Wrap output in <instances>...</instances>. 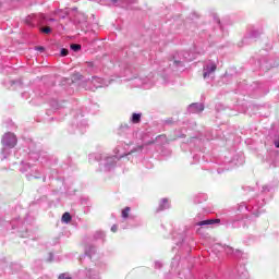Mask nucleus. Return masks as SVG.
<instances>
[{
	"instance_id": "obj_1",
	"label": "nucleus",
	"mask_w": 279,
	"mask_h": 279,
	"mask_svg": "<svg viewBox=\"0 0 279 279\" xmlns=\"http://www.w3.org/2000/svg\"><path fill=\"white\" fill-rule=\"evenodd\" d=\"M158 141H167V136L159 135L153 141H148L142 146H137L136 148H133L130 150V144H125L123 142H120L118 146L114 148V156L118 160H121V158H125V156H130V154H134L136 151H143L144 147H147V145H154V143H158Z\"/></svg>"
},
{
	"instance_id": "obj_2",
	"label": "nucleus",
	"mask_w": 279,
	"mask_h": 279,
	"mask_svg": "<svg viewBox=\"0 0 279 279\" xmlns=\"http://www.w3.org/2000/svg\"><path fill=\"white\" fill-rule=\"evenodd\" d=\"M263 206H265V199H253L248 202V205L245 202H242L238 205V213H252L254 217H259L262 213H264V210L260 209Z\"/></svg>"
},
{
	"instance_id": "obj_3",
	"label": "nucleus",
	"mask_w": 279,
	"mask_h": 279,
	"mask_svg": "<svg viewBox=\"0 0 279 279\" xmlns=\"http://www.w3.org/2000/svg\"><path fill=\"white\" fill-rule=\"evenodd\" d=\"M97 162H100L101 171H112L117 167L118 158L116 156H108L107 154L96 153L90 155Z\"/></svg>"
},
{
	"instance_id": "obj_4",
	"label": "nucleus",
	"mask_w": 279,
	"mask_h": 279,
	"mask_svg": "<svg viewBox=\"0 0 279 279\" xmlns=\"http://www.w3.org/2000/svg\"><path fill=\"white\" fill-rule=\"evenodd\" d=\"M1 143L3 145L1 154H2V160H5L8 158V155L11 154V149H14L16 147V143H19V140L16 138V135L14 133H5L2 136Z\"/></svg>"
},
{
	"instance_id": "obj_5",
	"label": "nucleus",
	"mask_w": 279,
	"mask_h": 279,
	"mask_svg": "<svg viewBox=\"0 0 279 279\" xmlns=\"http://www.w3.org/2000/svg\"><path fill=\"white\" fill-rule=\"evenodd\" d=\"M195 60V53L186 50L175 52L172 57V69H184V62H192Z\"/></svg>"
},
{
	"instance_id": "obj_6",
	"label": "nucleus",
	"mask_w": 279,
	"mask_h": 279,
	"mask_svg": "<svg viewBox=\"0 0 279 279\" xmlns=\"http://www.w3.org/2000/svg\"><path fill=\"white\" fill-rule=\"evenodd\" d=\"M129 81L134 82V86L136 87H143L146 89L151 88L156 84V81L154 80V74L149 73L148 75H145V73L141 72L138 76H133L131 78H128Z\"/></svg>"
},
{
	"instance_id": "obj_7",
	"label": "nucleus",
	"mask_w": 279,
	"mask_h": 279,
	"mask_svg": "<svg viewBox=\"0 0 279 279\" xmlns=\"http://www.w3.org/2000/svg\"><path fill=\"white\" fill-rule=\"evenodd\" d=\"M45 21H47V16L45 14H32L25 17L24 23L28 25V27H36V25H45Z\"/></svg>"
},
{
	"instance_id": "obj_8",
	"label": "nucleus",
	"mask_w": 279,
	"mask_h": 279,
	"mask_svg": "<svg viewBox=\"0 0 279 279\" xmlns=\"http://www.w3.org/2000/svg\"><path fill=\"white\" fill-rule=\"evenodd\" d=\"M73 128H75V130H73ZM86 128H88V123H86V120H84V116H81V118H76L72 124V130H70V132L72 134H75L77 132H80V134H84V132H86Z\"/></svg>"
},
{
	"instance_id": "obj_9",
	"label": "nucleus",
	"mask_w": 279,
	"mask_h": 279,
	"mask_svg": "<svg viewBox=\"0 0 279 279\" xmlns=\"http://www.w3.org/2000/svg\"><path fill=\"white\" fill-rule=\"evenodd\" d=\"M78 275L81 278H84V279H101V277H99V272L93 269L80 270Z\"/></svg>"
},
{
	"instance_id": "obj_10",
	"label": "nucleus",
	"mask_w": 279,
	"mask_h": 279,
	"mask_svg": "<svg viewBox=\"0 0 279 279\" xmlns=\"http://www.w3.org/2000/svg\"><path fill=\"white\" fill-rule=\"evenodd\" d=\"M92 84L95 88H106V86H110V81H107L101 77L93 76Z\"/></svg>"
},
{
	"instance_id": "obj_11",
	"label": "nucleus",
	"mask_w": 279,
	"mask_h": 279,
	"mask_svg": "<svg viewBox=\"0 0 279 279\" xmlns=\"http://www.w3.org/2000/svg\"><path fill=\"white\" fill-rule=\"evenodd\" d=\"M187 111L191 114H199V112H204V104L193 102L187 107Z\"/></svg>"
},
{
	"instance_id": "obj_12",
	"label": "nucleus",
	"mask_w": 279,
	"mask_h": 279,
	"mask_svg": "<svg viewBox=\"0 0 279 279\" xmlns=\"http://www.w3.org/2000/svg\"><path fill=\"white\" fill-rule=\"evenodd\" d=\"M97 252V248L95 246H88L86 250H85V254L81 257V263L82 265H84V259L85 258H89V260L93 259V255Z\"/></svg>"
},
{
	"instance_id": "obj_13",
	"label": "nucleus",
	"mask_w": 279,
	"mask_h": 279,
	"mask_svg": "<svg viewBox=\"0 0 279 279\" xmlns=\"http://www.w3.org/2000/svg\"><path fill=\"white\" fill-rule=\"evenodd\" d=\"M203 71H204L203 77L204 80H206L207 77H210L211 73H215L217 71V65L215 63L207 64L204 66Z\"/></svg>"
},
{
	"instance_id": "obj_14",
	"label": "nucleus",
	"mask_w": 279,
	"mask_h": 279,
	"mask_svg": "<svg viewBox=\"0 0 279 279\" xmlns=\"http://www.w3.org/2000/svg\"><path fill=\"white\" fill-rule=\"evenodd\" d=\"M235 272L239 279H247L248 272L245 265H239L235 268Z\"/></svg>"
},
{
	"instance_id": "obj_15",
	"label": "nucleus",
	"mask_w": 279,
	"mask_h": 279,
	"mask_svg": "<svg viewBox=\"0 0 279 279\" xmlns=\"http://www.w3.org/2000/svg\"><path fill=\"white\" fill-rule=\"evenodd\" d=\"M219 219H207L196 222L195 226H198L199 228H206L207 226H214V223H219Z\"/></svg>"
},
{
	"instance_id": "obj_16",
	"label": "nucleus",
	"mask_w": 279,
	"mask_h": 279,
	"mask_svg": "<svg viewBox=\"0 0 279 279\" xmlns=\"http://www.w3.org/2000/svg\"><path fill=\"white\" fill-rule=\"evenodd\" d=\"M169 208H171V205L169 204V199L162 198L159 204V207L157 208V213H160L162 210H169Z\"/></svg>"
},
{
	"instance_id": "obj_17",
	"label": "nucleus",
	"mask_w": 279,
	"mask_h": 279,
	"mask_svg": "<svg viewBox=\"0 0 279 279\" xmlns=\"http://www.w3.org/2000/svg\"><path fill=\"white\" fill-rule=\"evenodd\" d=\"M32 169H34V166H32L29 162L21 161V173H29V171H34Z\"/></svg>"
},
{
	"instance_id": "obj_18",
	"label": "nucleus",
	"mask_w": 279,
	"mask_h": 279,
	"mask_svg": "<svg viewBox=\"0 0 279 279\" xmlns=\"http://www.w3.org/2000/svg\"><path fill=\"white\" fill-rule=\"evenodd\" d=\"M189 144L191 147H202L204 142L199 137H191Z\"/></svg>"
},
{
	"instance_id": "obj_19",
	"label": "nucleus",
	"mask_w": 279,
	"mask_h": 279,
	"mask_svg": "<svg viewBox=\"0 0 279 279\" xmlns=\"http://www.w3.org/2000/svg\"><path fill=\"white\" fill-rule=\"evenodd\" d=\"M142 117H143V113H133L131 117V123L133 124L141 123Z\"/></svg>"
},
{
	"instance_id": "obj_20",
	"label": "nucleus",
	"mask_w": 279,
	"mask_h": 279,
	"mask_svg": "<svg viewBox=\"0 0 279 279\" xmlns=\"http://www.w3.org/2000/svg\"><path fill=\"white\" fill-rule=\"evenodd\" d=\"M119 132L120 134H123L124 132H126V134H130V132H132V128L130 126V124H121Z\"/></svg>"
},
{
	"instance_id": "obj_21",
	"label": "nucleus",
	"mask_w": 279,
	"mask_h": 279,
	"mask_svg": "<svg viewBox=\"0 0 279 279\" xmlns=\"http://www.w3.org/2000/svg\"><path fill=\"white\" fill-rule=\"evenodd\" d=\"M39 172L38 170H35L34 172H28L26 173V178L27 180H32V178H34L35 180H38L40 177H39Z\"/></svg>"
},
{
	"instance_id": "obj_22",
	"label": "nucleus",
	"mask_w": 279,
	"mask_h": 279,
	"mask_svg": "<svg viewBox=\"0 0 279 279\" xmlns=\"http://www.w3.org/2000/svg\"><path fill=\"white\" fill-rule=\"evenodd\" d=\"M71 219H72V217H71L70 213H64L61 217L62 223H69V222H71Z\"/></svg>"
},
{
	"instance_id": "obj_23",
	"label": "nucleus",
	"mask_w": 279,
	"mask_h": 279,
	"mask_svg": "<svg viewBox=\"0 0 279 279\" xmlns=\"http://www.w3.org/2000/svg\"><path fill=\"white\" fill-rule=\"evenodd\" d=\"M94 239H95V241L105 240L106 239V233H104V231H97L94 234Z\"/></svg>"
},
{
	"instance_id": "obj_24",
	"label": "nucleus",
	"mask_w": 279,
	"mask_h": 279,
	"mask_svg": "<svg viewBox=\"0 0 279 279\" xmlns=\"http://www.w3.org/2000/svg\"><path fill=\"white\" fill-rule=\"evenodd\" d=\"M260 34H263L260 31H253L250 34V38H259ZM248 37H245L244 40H248Z\"/></svg>"
},
{
	"instance_id": "obj_25",
	"label": "nucleus",
	"mask_w": 279,
	"mask_h": 279,
	"mask_svg": "<svg viewBox=\"0 0 279 279\" xmlns=\"http://www.w3.org/2000/svg\"><path fill=\"white\" fill-rule=\"evenodd\" d=\"M28 158H29V160H33L34 162H36V160H40V154L39 153H29Z\"/></svg>"
},
{
	"instance_id": "obj_26",
	"label": "nucleus",
	"mask_w": 279,
	"mask_h": 279,
	"mask_svg": "<svg viewBox=\"0 0 279 279\" xmlns=\"http://www.w3.org/2000/svg\"><path fill=\"white\" fill-rule=\"evenodd\" d=\"M121 3H124L128 8H130V5H136L138 0H121Z\"/></svg>"
},
{
	"instance_id": "obj_27",
	"label": "nucleus",
	"mask_w": 279,
	"mask_h": 279,
	"mask_svg": "<svg viewBox=\"0 0 279 279\" xmlns=\"http://www.w3.org/2000/svg\"><path fill=\"white\" fill-rule=\"evenodd\" d=\"M70 49H71L72 51L77 52V51H80V50L82 49V45H80V44H72V45L70 46Z\"/></svg>"
},
{
	"instance_id": "obj_28",
	"label": "nucleus",
	"mask_w": 279,
	"mask_h": 279,
	"mask_svg": "<svg viewBox=\"0 0 279 279\" xmlns=\"http://www.w3.org/2000/svg\"><path fill=\"white\" fill-rule=\"evenodd\" d=\"M130 207H125L123 210H122V219H128V217H130Z\"/></svg>"
},
{
	"instance_id": "obj_29",
	"label": "nucleus",
	"mask_w": 279,
	"mask_h": 279,
	"mask_svg": "<svg viewBox=\"0 0 279 279\" xmlns=\"http://www.w3.org/2000/svg\"><path fill=\"white\" fill-rule=\"evenodd\" d=\"M57 279H73V277H71V274L69 272H63L60 274Z\"/></svg>"
},
{
	"instance_id": "obj_30",
	"label": "nucleus",
	"mask_w": 279,
	"mask_h": 279,
	"mask_svg": "<svg viewBox=\"0 0 279 279\" xmlns=\"http://www.w3.org/2000/svg\"><path fill=\"white\" fill-rule=\"evenodd\" d=\"M87 71H88V73H93V71H95L94 62H87Z\"/></svg>"
},
{
	"instance_id": "obj_31",
	"label": "nucleus",
	"mask_w": 279,
	"mask_h": 279,
	"mask_svg": "<svg viewBox=\"0 0 279 279\" xmlns=\"http://www.w3.org/2000/svg\"><path fill=\"white\" fill-rule=\"evenodd\" d=\"M60 56H61L62 58H65V56H69V49L62 48L61 51H60Z\"/></svg>"
},
{
	"instance_id": "obj_32",
	"label": "nucleus",
	"mask_w": 279,
	"mask_h": 279,
	"mask_svg": "<svg viewBox=\"0 0 279 279\" xmlns=\"http://www.w3.org/2000/svg\"><path fill=\"white\" fill-rule=\"evenodd\" d=\"M41 34H51V27L40 28Z\"/></svg>"
},
{
	"instance_id": "obj_33",
	"label": "nucleus",
	"mask_w": 279,
	"mask_h": 279,
	"mask_svg": "<svg viewBox=\"0 0 279 279\" xmlns=\"http://www.w3.org/2000/svg\"><path fill=\"white\" fill-rule=\"evenodd\" d=\"M229 170H230V167H227L226 163H225L223 169H221V168H218V169H217L218 173H223V171H229Z\"/></svg>"
},
{
	"instance_id": "obj_34",
	"label": "nucleus",
	"mask_w": 279,
	"mask_h": 279,
	"mask_svg": "<svg viewBox=\"0 0 279 279\" xmlns=\"http://www.w3.org/2000/svg\"><path fill=\"white\" fill-rule=\"evenodd\" d=\"M225 252H226L227 254H234V248H232V247H230V246H227V247L225 248Z\"/></svg>"
},
{
	"instance_id": "obj_35",
	"label": "nucleus",
	"mask_w": 279,
	"mask_h": 279,
	"mask_svg": "<svg viewBox=\"0 0 279 279\" xmlns=\"http://www.w3.org/2000/svg\"><path fill=\"white\" fill-rule=\"evenodd\" d=\"M35 50H36V51H40V53H44L45 47H43V46H37V47H35Z\"/></svg>"
},
{
	"instance_id": "obj_36",
	"label": "nucleus",
	"mask_w": 279,
	"mask_h": 279,
	"mask_svg": "<svg viewBox=\"0 0 279 279\" xmlns=\"http://www.w3.org/2000/svg\"><path fill=\"white\" fill-rule=\"evenodd\" d=\"M199 158H202V156H199V155H194V156H193V160H194L193 165H195V163L199 160Z\"/></svg>"
},
{
	"instance_id": "obj_37",
	"label": "nucleus",
	"mask_w": 279,
	"mask_h": 279,
	"mask_svg": "<svg viewBox=\"0 0 279 279\" xmlns=\"http://www.w3.org/2000/svg\"><path fill=\"white\" fill-rule=\"evenodd\" d=\"M270 189L267 185L262 187V193H269Z\"/></svg>"
},
{
	"instance_id": "obj_38",
	"label": "nucleus",
	"mask_w": 279,
	"mask_h": 279,
	"mask_svg": "<svg viewBox=\"0 0 279 279\" xmlns=\"http://www.w3.org/2000/svg\"><path fill=\"white\" fill-rule=\"evenodd\" d=\"M162 263L160 262H155V269H161Z\"/></svg>"
},
{
	"instance_id": "obj_39",
	"label": "nucleus",
	"mask_w": 279,
	"mask_h": 279,
	"mask_svg": "<svg viewBox=\"0 0 279 279\" xmlns=\"http://www.w3.org/2000/svg\"><path fill=\"white\" fill-rule=\"evenodd\" d=\"M57 16H59L60 19H64V15H62V10H58L56 12Z\"/></svg>"
},
{
	"instance_id": "obj_40",
	"label": "nucleus",
	"mask_w": 279,
	"mask_h": 279,
	"mask_svg": "<svg viewBox=\"0 0 279 279\" xmlns=\"http://www.w3.org/2000/svg\"><path fill=\"white\" fill-rule=\"evenodd\" d=\"M52 260H53V253H49L48 262L52 263Z\"/></svg>"
},
{
	"instance_id": "obj_41",
	"label": "nucleus",
	"mask_w": 279,
	"mask_h": 279,
	"mask_svg": "<svg viewBox=\"0 0 279 279\" xmlns=\"http://www.w3.org/2000/svg\"><path fill=\"white\" fill-rule=\"evenodd\" d=\"M111 232H117V225H113V226L111 227Z\"/></svg>"
},
{
	"instance_id": "obj_42",
	"label": "nucleus",
	"mask_w": 279,
	"mask_h": 279,
	"mask_svg": "<svg viewBox=\"0 0 279 279\" xmlns=\"http://www.w3.org/2000/svg\"><path fill=\"white\" fill-rule=\"evenodd\" d=\"M11 226H12L13 230L19 228V226L14 225V220L11 222Z\"/></svg>"
},
{
	"instance_id": "obj_43",
	"label": "nucleus",
	"mask_w": 279,
	"mask_h": 279,
	"mask_svg": "<svg viewBox=\"0 0 279 279\" xmlns=\"http://www.w3.org/2000/svg\"><path fill=\"white\" fill-rule=\"evenodd\" d=\"M48 21H49L50 23H56V19H53V17H50Z\"/></svg>"
},
{
	"instance_id": "obj_44",
	"label": "nucleus",
	"mask_w": 279,
	"mask_h": 279,
	"mask_svg": "<svg viewBox=\"0 0 279 279\" xmlns=\"http://www.w3.org/2000/svg\"><path fill=\"white\" fill-rule=\"evenodd\" d=\"M111 3H118V1H121V0H110Z\"/></svg>"
},
{
	"instance_id": "obj_45",
	"label": "nucleus",
	"mask_w": 279,
	"mask_h": 279,
	"mask_svg": "<svg viewBox=\"0 0 279 279\" xmlns=\"http://www.w3.org/2000/svg\"><path fill=\"white\" fill-rule=\"evenodd\" d=\"M246 189H247V191H252V187H250V186H248V187H246Z\"/></svg>"
},
{
	"instance_id": "obj_46",
	"label": "nucleus",
	"mask_w": 279,
	"mask_h": 279,
	"mask_svg": "<svg viewBox=\"0 0 279 279\" xmlns=\"http://www.w3.org/2000/svg\"><path fill=\"white\" fill-rule=\"evenodd\" d=\"M47 180V177H44V182Z\"/></svg>"
},
{
	"instance_id": "obj_47",
	"label": "nucleus",
	"mask_w": 279,
	"mask_h": 279,
	"mask_svg": "<svg viewBox=\"0 0 279 279\" xmlns=\"http://www.w3.org/2000/svg\"><path fill=\"white\" fill-rule=\"evenodd\" d=\"M272 167H277V165H276V163H272Z\"/></svg>"
},
{
	"instance_id": "obj_48",
	"label": "nucleus",
	"mask_w": 279,
	"mask_h": 279,
	"mask_svg": "<svg viewBox=\"0 0 279 279\" xmlns=\"http://www.w3.org/2000/svg\"><path fill=\"white\" fill-rule=\"evenodd\" d=\"M217 23H221L219 20H217Z\"/></svg>"
}]
</instances>
